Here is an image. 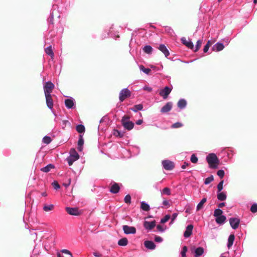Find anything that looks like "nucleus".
I'll return each instance as SVG.
<instances>
[{
	"label": "nucleus",
	"mask_w": 257,
	"mask_h": 257,
	"mask_svg": "<svg viewBox=\"0 0 257 257\" xmlns=\"http://www.w3.org/2000/svg\"><path fill=\"white\" fill-rule=\"evenodd\" d=\"M189 165V164L187 163L186 162H184L182 165L181 166V168L183 169H185Z\"/></svg>",
	"instance_id": "obj_61"
},
{
	"label": "nucleus",
	"mask_w": 257,
	"mask_h": 257,
	"mask_svg": "<svg viewBox=\"0 0 257 257\" xmlns=\"http://www.w3.org/2000/svg\"><path fill=\"white\" fill-rule=\"evenodd\" d=\"M187 106V101L184 98H181L177 102V106L180 109H183Z\"/></svg>",
	"instance_id": "obj_22"
},
{
	"label": "nucleus",
	"mask_w": 257,
	"mask_h": 257,
	"mask_svg": "<svg viewBox=\"0 0 257 257\" xmlns=\"http://www.w3.org/2000/svg\"><path fill=\"white\" fill-rule=\"evenodd\" d=\"M54 209V205L52 204H45L44 205L43 209L45 212L52 211Z\"/></svg>",
	"instance_id": "obj_30"
},
{
	"label": "nucleus",
	"mask_w": 257,
	"mask_h": 257,
	"mask_svg": "<svg viewBox=\"0 0 257 257\" xmlns=\"http://www.w3.org/2000/svg\"><path fill=\"white\" fill-rule=\"evenodd\" d=\"M177 216V213H173L171 216V222H174V221L176 219Z\"/></svg>",
	"instance_id": "obj_57"
},
{
	"label": "nucleus",
	"mask_w": 257,
	"mask_h": 257,
	"mask_svg": "<svg viewBox=\"0 0 257 257\" xmlns=\"http://www.w3.org/2000/svg\"><path fill=\"white\" fill-rule=\"evenodd\" d=\"M224 48V46L223 43L217 42L212 47L211 49L213 51L219 52L222 50Z\"/></svg>",
	"instance_id": "obj_16"
},
{
	"label": "nucleus",
	"mask_w": 257,
	"mask_h": 257,
	"mask_svg": "<svg viewBox=\"0 0 257 257\" xmlns=\"http://www.w3.org/2000/svg\"><path fill=\"white\" fill-rule=\"evenodd\" d=\"M141 208L144 211H148L150 210V207L149 204L143 201L141 202Z\"/></svg>",
	"instance_id": "obj_26"
},
{
	"label": "nucleus",
	"mask_w": 257,
	"mask_h": 257,
	"mask_svg": "<svg viewBox=\"0 0 257 257\" xmlns=\"http://www.w3.org/2000/svg\"><path fill=\"white\" fill-rule=\"evenodd\" d=\"M143 51L147 54H151L153 51V48L150 45H146L143 48Z\"/></svg>",
	"instance_id": "obj_32"
},
{
	"label": "nucleus",
	"mask_w": 257,
	"mask_h": 257,
	"mask_svg": "<svg viewBox=\"0 0 257 257\" xmlns=\"http://www.w3.org/2000/svg\"><path fill=\"white\" fill-rule=\"evenodd\" d=\"M68 123H69V122L68 121V120H62V127L64 128Z\"/></svg>",
	"instance_id": "obj_59"
},
{
	"label": "nucleus",
	"mask_w": 257,
	"mask_h": 257,
	"mask_svg": "<svg viewBox=\"0 0 257 257\" xmlns=\"http://www.w3.org/2000/svg\"><path fill=\"white\" fill-rule=\"evenodd\" d=\"M57 8V6L56 5L53 6V9L50 11V17L47 20L48 23L49 25L53 24V20H54V11Z\"/></svg>",
	"instance_id": "obj_21"
},
{
	"label": "nucleus",
	"mask_w": 257,
	"mask_h": 257,
	"mask_svg": "<svg viewBox=\"0 0 257 257\" xmlns=\"http://www.w3.org/2000/svg\"><path fill=\"white\" fill-rule=\"evenodd\" d=\"M193 249L195 257H199L201 256L203 254L204 251V248L200 246L197 247L196 248L194 247Z\"/></svg>",
	"instance_id": "obj_19"
},
{
	"label": "nucleus",
	"mask_w": 257,
	"mask_h": 257,
	"mask_svg": "<svg viewBox=\"0 0 257 257\" xmlns=\"http://www.w3.org/2000/svg\"><path fill=\"white\" fill-rule=\"evenodd\" d=\"M234 234H230L228 238L227 241V246L228 248H229L233 244L234 240Z\"/></svg>",
	"instance_id": "obj_28"
},
{
	"label": "nucleus",
	"mask_w": 257,
	"mask_h": 257,
	"mask_svg": "<svg viewBox=\"0 0 257 257\" xmlns=\"http://www.w3.org/2000/svg\"><path fill=\"white\" fill-rule=\"evenodd\" d=\"M214 180V177L213 175H210V176L206 178L204 182L205 185H208L210 183Z\"/></svg>",
	"instance_id": "obj_38"
},
{
	"label": "nucleus",
	"mask_w": 257,
	"mask_h": 257,
	"mask_svg": "<svg viewBox=\"0 0 257 257\" xmlns=\"http://www.w3.org/2000/svg\"><path fill=\"white\" fill-rule=\"evenodd\" d=\"M172 89V87L165 86L163 89L160 90L159 94L160 96L163 97L164 99H166L167 98L169 94L171 93Z\"/></svg>",
	"instance_id": "obj_11"
},
{
	"label": "nucleus",
	"mask_w": 257,
	"mask_h": 257,
	"mask_svg": "<svg viewBox=\"0 0 257 257\" xmlns=\"http://www.w3.org/2000/svg\"><path fill=\"white\" fill-rule=\"evenodd\" d=\"M76 131L80 134H83L85 132V126L83 124H78L76 126Z\"/></svg>",
	"instance_id": "obj_34"
},
{
	"label": "nucleus",
	"mask_w": 257,
	"mask_h": 257,
	"mask_svg": "<svg viewBox=\"0 0 257 257\" xmlns=\"http://www.w3.org/2000/svg\"><path fill=\"white\" fill-rule=\"evenodd\" d=\"M119 246H125L128 243L127 239L126 237H123L120 239L117 242Z\"/></svg>",
	"instance_id": "obj_31"
},
{
	"label": "nucleus",
	"mask_w": 257,
	"mask_h": 257,
	"mask_svg": "<svg viewBox=\"0 0 257 257\" xmlns=\"http://www.w3.org/2000/svg\"><path fill=\"white\" fill-rule=\"evenodd\" d=\"M84 144V140L83 139V137L82 135H80L78 141L77 145L78 146H82Z\"/></svg>",
	"instance_id": "obj_50"
},
{
	"label": "nucleus",
	"mask_w": 257,
	"mask_h": 257,
	"mask_svg": "<svg viewBox=\"0 0 257 257\" xmlns=\"http://www.w3.org/2000/svg\"><path fill=\"white\" fill-rule=\"evenodd\" d=\"M122 229L124 233L126 234H135L136 232V229L134 226H130L127 225H124L122 226Z\"/></svg>",
	"instance_id": "obj_12"
},
{
	"label": "nucleus",
	"mask_w": 257,
	"mask_h": 257,
	"mask_svg": "<svg viewBox=\"0 0 257 257\" xmlns=\"http://www.w3.org/2000/svg\"><path fill=\"white\" fill-rule=\"evenodd\" d=\"M209 48V45H205L203 48V52L204 53H206L208 52Z\"/></svg>",
	"instance_id": "obj_60"
},
{
	"label": "nucleus",
	"mask_w": 257,
	"mask_h": 257,
	"mask_svg": "<svg viewBox=\"0 0 257 257\" xmlns=\"http://www.w3.org/2000/svg\"><path fill=\"white\" fill-rule=\"evenodd\" d=\"M55 166L52 164H49L44 167L41 169L42 172L47 173L49 172L52 169L54 168Z\"/></svg>",
	"instance_id": "obj_27"
},
{
	"label": "nucleus",
	"mask_w": 257,
	"mask_h": 257,
	"mask_svg": "<svg viewBox=\"0 0 257 257\" xmlns=\"http://www.w3.org/2000/svg\"><path fill=\"white\" fill-rule=\"evenodd\" d=\"M161 194L170 195L171 194L170 189L168 187H165L161 191Z\"/></svg>",
	"instance_id": "obj_40"
},
{
	"label": "nucleus",
	"mask_w": 257,
	"mask_h": 257,
	"mask_svg": "<svg viewBox=\"0 0 257 257\" xmlns=\"http://www.w3.org/2000/svg\"><path fill=\"white\" fill-rule=\"evenodd\" d=\"M145 246L151 250H153L156 248V244L153 241L151 240H146L144 242Z\"/></svg>",
	"instance_id": "obj_20"
},
{
	"label": "nucleus",
	"mask_w": 257,
	"mask_h": 257,
	"mask_svg": "<svg viewBox=\"0 0 257 257\" xmlns=\"http://www.w3.org/2000/svg\"><path fill=\"white\" fill-rule=\"evenodd\" d=\"M229 222L231 228L236 229L239 226L240 219L236 217H231L229 219Z\"/></svg>",
	"instance_id": "obj_10"
},
{
	"label": "nucleus",
	"mask_w": 257,
	"mask_h": 257,
	"mask_svg": "<svg viewBox=\"0 0 257 257\" xmlns=\"http://www.w3.org/2000/svg\"><path fill=\"white\" fill-rule=\"evenodd\" d=\"M165 31L170 35H171L174 32L173 30L170 27H166Z\"/></svg>",
	"instance_id": "obj_53"
},
{
	"label": "nucleus",
	"mask_w": 257,
	"mask_h": 257,
	"mask_svg": "<svg viewBox=\"0 0 257 257\" xmlns=\"http://www.w3.org/2000/svg\"><path fill=\"white\" fill-rule=\"evenodd\" d=\"M181 43L186 46L187 48L190 49H193L194 48V45L192 42L191 40H187L185 37H182L181 38Z\"/></svg>",
	"instance_id": "obj_13"
},
{
	"label": "nucleus",
	"mask_w": 257,
	"mask_h": 257,
	"mask_svg": "<svg viewBox=\"0 0 257 257\" xmlns=\"http://www.w3.org/2000/svg\"><path fill=\"white\" fill-rule=\"evenodd\" d=\"M193 229V225L192 224H189L187 226L185 231L184 232V236L185 238L189 237L192 233V230Z\"/></svg>",
	"instance_id": "obj_15"
},
{
	"label": "nucleus",
	"mask_w": 257,
	"mask_h": 257,
	"mask_svg": "<svg viewBox=\"0 0 257 257\" xmlns=\"http://www.w3.org/2000/svg\"><path fill=\"white\" fill-rule=\"evenodd\" d=\"M224 183L223 180H221L217 185V192H221L223 189V184Z\"/></svg>",
	"instance_id": "obj_44"
},
{
	"label": "nucleus",
	"mask_w": 257,
	"mask_h": 257,
	"mask_svg": "<svg viewBox=\"0 0 257 257\" xmlns=\"http://www.w3.org/2000/svg\"><path fill=\"white\" fill-rule=\"evenodd\" d=\"M52 140L49 136H46L43 138V142L46 144H49L51 143Z\"/></svg>",
	"instance_id": "obj_42"
},
{
	"label": "nucleus",
	"mask_w": 257,
	"mask_h": 257,
	"mask_svg": "<svg viewBox=\"0 0 257 257\" xmlns=\"http://www.w3.org/2000/svg\"><path fill=\"white\" fill-rule=\"evenodd\" d=\"M206 200H207L206 198H203L201 200L196 207V210L197 211L199 210L202 208L203 204L206 202Z\"/></svg>",
	"instance_id": "obj_33"
},
{
	"label": "nucleus",
	"mask_w": 257,
	"mask_h": 257,
	"mask_svg": "<svg viewBox=\"0 0 257 257\" xmlns=\"http://www.w3.org/2000/svg\"><path fill=\"white\" fill-rule=\"evenodd\" d=\"M61 252H62L63 253L67 254L70 256L72 255V253H71V252L68 249H63L61 250Z\"/></svg>",
	"instance_id": "obj_51"
},
{
	"label": "nucleus",
	"mask_w": 257,
	"mask_h": 257,
	"mask_svg": "<svg viewBox=\"0 0 257 257\" xmlns=\"http://www.w3.org/2000/svg\"><path fill=\"white\" fill-rule=\"evenodd\" d=\"M162 204L164 206H168V205H169V202L168 200H164L163 202H162Z\"/></svg>",
	"instance_id": "obj_62"
},
{
	"label": "nucleus",
	"mask_w": 257,
	"mask_h": 257,
	"mask_svg": "<svg viewBox=\"0 0 257 257\" xmlns=\"http://www.w3.org/2000/svg\"><path fill=\"white\" fill-rule=\"evenodd\" d=\"M225 174L224 171L222 169H220L217 171V175L220 178H222Z\"/></svg>",
	"instance_id": "obj_48"
},
{
	"label": "nucleus",
	"mask_w": 257,
	"mask_h": 257,
	"mask_svg": "<svg viewBox=\"0 0 257 257\" xmlns=\"http://www.w3.org/2000/svg\"><path fill=\"white\" fill-rule=\"evenodd\" d=\"M163 168L168 171L172 170L174 168V163L169 160H164L162 161Z\"/></svg>",
	"instance_id": "obj_5"
},
{
	"label": "nucleus",
	"mask_w": 257,
	"mask_h": 257,
	"mask_svg": "<svg viewBox=\"0 0 257 257\" xmlns=\"http://www.w3.org/2000/svg\"><path fill=\"white\" fill-rule=\"evenodd\" d=\"M170 215L169 214H166L165 215V216L161 219L160 222L161 223H165L166 222H167L169 219L170 218Z\"/></svg>",
	"instance_id": "obj_43"
},
{
	"label": "nucleus",
	"mask_w": 257,
	"mask_h": 257,
	"mask_svg": "<svg viewBox=\"0 0 257 257\" xmlns=\"http://www.w3.org/2000/svg\"><path fill=\"white\" fill-rule=\"evenodd\" d=\"M156 226V221H145L144 222V226L146 229L152 230Z\"/></svg>",
	"instance_id": "obj_14"
},
{
	"label": "nucleus",
	"mask_w": 257,
	"mask_h": 257,
	"mask_svg": "<svg viewBox=\"0 0 257 257\" xmlns=\"http://www.w3.org/2000/svg\"><path fill=\"white\" fill-rule=\"evenodd\" d=\"M143 119H139L136 121V123L137 125H141L143 123Z\"/></svg>",
	"instance_id": "obj_64"
},
{
	"label": "nucleus",
	"mask_w": 257,
	"mask_h": 257,
	"mask_svg": "<svg viewBox=\"0 0 257 257\" xmlns=\"http://www.w3.org/2000/svg\"><path fill=\"white\" fill-rule=\"evenodd\" d=\"M129 119V116L124 115L121 120V124L125 130L128 131L132 130L134 127V123Z\"/></svg>",
	"instance_id": "obj_3"
},
{
	"label": "nucleus",
	"mask_w": 257,
	"mask_h": 257,
	"mask_svg": "<svg viewBox=\"0 0 257 257\" xmlns=\"http://www.w3.org/2000/svg\"><path fill=\"white\" fill-rule=\"evenodd\" d=\"M187 251V247L186 246H183L181 251V255L182 257H186V253Z\"/></svg>",
	"instance_id": "obj_46"
},
{
	"label": "nucleus",
	"mask_w": 257,
	"mask_h": 257,
	"mask_svg": "<svg viewBox=\"0 0 257 257\" xmlns=\"http://www.w3.org/2000/svg\"><path fill=\"white\" fill-rule=\"evenodd\" d=\"M143 89L148 92H151L152 91V88L148 86L145 85L143 87Z\"/></svg>",
	"instance_id": "obj_54"
},
{
	"label": "nucleus",
	"mask_w": 257,
	"mask_h": 257,
	"mask_svg": "<svg viewBox=\"0 0 257 257\" xmlns=\"http://www.w3.org/2000/svg\"><path fill=\"white\" fill-rule=\"evenodd\" d=\"M119 189L120 187L118 185V184L114 183L112 185L110 189V192L113 194H116L119 192Z\"/></svg>",
	"instance_id": "obj_23"
},
{
	"label": "nucleus",
	"mask_w": 257,
	"mask_h": 257,
	"mask_svg": "<svg viewBox=\"0 0 257 257\" xmlns=\"http://www.w3.org/2000/svg\"><path fill=\"white\" fill-rule=\"evenodd\" d=\"M54 84L51 81H48L44 86V93L46 94H51Z\"/></svg>",
	"instance_id": "obj_7"
},
{
	"label": "nucleus",
	"mask_w": 257,
	"mask_h": 257,
	"mask_svg": "<svg viewBox=\"0 0 257 257\" xmlns=\"http://www.w3.org/2000/svg\"><path fill=\"white\" fill-rule=\"evenodd\" d=\"M154 240L157 242H161L163 241V238L157 235L155 236Z\"/></svg>",
	"instance_id": "obj_52"
},
{
	"label": "nucleus",
	"mask_w": 257,
	"mask_h": 257,
	"mask_svg": "<svg viewBox=\"0 0 257 257\" xmlns=\"http://www.w3.org/2000/svg\"><path fill=\"white\" fill-rule=\"evenodd\" d=\"M172 108V103L171 102H167L164 106L161 109L162 113H166L170 111Z\"/></svg>",
	"instance_id": "obj_18"
},
{
	"label": "nucleus",
	"mask_w": 257,
	"mask_h": 257,
	"mask_svg": "<svg viewBox=\"0 0 257 257\" xmlns=\"http://www.w3.org/2000/svg\"><path fill=\"white\" fill-rule=\"evenodd\" d=\"M223 211L220 208L215 209L214 211L213 216L217 217L222 215Z\"/></svg>",
	"instance_id": "obj_37"
},
{
	"label": "nucleus",
	"mask_w": 257,
	"mask_h": 257,
	"mask_svg": "<svg viewBox=\"0 0 257 257\" xmlns=\"http://www.w3.org/2000/svg\"><path fill=\"white\" fill-rule=\"evenodd\" d=\"M66 210L71 215L78 216L81 213V212L77 207H67Z\"/></svg>",
	"instance_id": "obj_9"
},
{
	"label": "nucleus",
	"mask_w": 257,
	"mask_h": 257,
	"mask_svg": "<svg viewBox=\"0 0 257 257\" xmlns=\"http://www.w3.org/2000/svg\"><path fill=\"white\" fill-rule=\"evenodd\" d=\"M158 49L161 51L166 57H168L170 55V52L164 44H160L158 47Z\"/></svg>",
	"instance_id": "obj_17"
},
{
	"label": "nucleus",
	"mask_w": 257,
	"mask_h": 257,
	"mask_svg": "<svg viewBox=\"0 0 257 257\" xmlns=\"http://www.w3.org/2000/svg\"><path fill=\"white\" fill-rule=\"evenodd\" d=\"M198 158L195 154H192L190 157V161L192 163L195 164L198 162Z\"/></svg>",
	"instance_id": "obj_45"
},
{
	"label": "nucleus",
	"mask_w": 257,
	"mask_h": 257,
	"mask_svg": "<svg viewBox=\"0 0 257 257\" xmlns=\"http://www.w3.org/2000/svg\"><path fill=\"white\" fill-rule=\"evenodd\" d=\"M45 52L47 55L50 56L51 57L54 56V54L53 52L51 46H49L45 49Z\"/></svg>",
	"instance_id": "obj_36"
},
{
	"label": "nucleus",
	"mask_w": 257,
	"mask_h": 257,
	"mask_svg": "<svg viewBox=\"0 0 257 257\" xmlns=\"http://www.w3.org/2000/svg\"><path fill=\"white\" fill-rule=\"evenodd\" d=\"M46 101L47 107L52 111L53 114L56 116V114L53 112V100L51 94H46Z\"/></svg>",
	"instance_id": "obj_8"
},
{
	"label": "nucleus",
	"mask_w": 257,
	"mask_h": 257,
	"mask_svg": "<svg viewBox=\"0 0 257 257\" xmlns=\"http://www.w3.org/2000/svg\"><path fill=\"white\" fill-rule=\"evenodd\" d=\"M65 105L68 109H73L75 108V100L72 97H68L65 100Z\"/></svg>",
	"instance_id": "obj_6"
},
{
	"label": "nucleus",
	"mask_w": 257,
	"mask_h": 257,
	"mask_svg": "<svg viewBox=\"0 0 257 257\" xmlns=\"http://www.w3.org/2000/svg\"><path fill=\"white\" fill-rule=\"evenodd\" d=\"M183 126V124L180 122H177L176 123H173L171 127L172 128H179V127H181Z\"/></svg>",
	"instance_id": "obj_47"
},
{
	"label": "nucleus",
	"mask_w": 257,
	"mask_h": 257,
	"mask_svg": "<svg viewBox=\"0 0 257 257\" xmlns=\"http://www.w3.org/2000/svg\"><path fill=\"white\" fill-rule=\"evenodd\" d=\"M227 155L228 158H231L233 155V152L231 150H228Z\"/></svg>",
	"instance_id": "obj_58"
},
{
	"label": "nucleus",
	"mask_w": 257,
	"mask_h": 257,
	"mask_svg": "<svg viewBox=\"0 0 257 257\" xmlns=\"http://www.w3.org/2000/svg\"><path fill=\"white\" fill-rule=\"evenodd\" d=\"M250 210L253 213L257 212V203H253L250 207Z\"/></svg>",
	"instance_id": "obj_41"
},
{
	"label": "nucleus",
	"mask_w": 257,
	"mask_h": 257,
	"mask_svg": "<svg viewBox=\"0 0 257 257\" xmlns=\"http://www.w3.org/2000/svg\"><path fill=\"white\" fill-rule=\"evenodd\" d=\"M201 44H202V41L200 40H198L196 42L195 49L193 50L194 52H197L199 50V49H200Z\"/></svg>",
	"instance_id": "obj_39"
},
{
	"label": "nucleus",
	"mask_w": 257,
	"mask_h": 257,
	"mask_svg": "<svg viewBox=\"0 0 257 257\" xmlns=\"http://www.w3.org/2000/svg\"><path fill=\"white\" fill-rule=\"evenodd\" d=\"M226 219L225 216L222 215L215 218V221L218 224H223Z\"/></svg>",
	"instance_id": "obj_25"
},
{
	"label": "nucleus",
	"mask_w": 257,
	"mask_h": 257,
	"mask_svg": "<svg viewBox=\"0 0 257 257\" xmlns=\"http://www.w3.org/2000/svg\"><path fill=\"white\" fill-rule=\"evenodd\" d=\"M217 198L219 201H224L226 199L227 195L225 192H217Z\"/></svg>",
	"instance_id": "obj_24"
},
{
	"label": "nucleus",
	"mask_w": 257,
	"mask_h": 257,
	"mask_svg": "<svg viewBox=\"0 0 257 257\" xmlns=\"http://www.w3.org/2000/svg\"><path fill=\"white\" fill-rule=\"evenodd\" d=\"M53 187L55 189L57 190L60 188V185L58 183V182L55 181L53 183Z\"/></svg>",
	"instance_id": "obj_55"
},
{
	"label": "nucleus",
	"mask_w": 257,
	"mask_h": 257,
	"mask_svg": "<svg viewBox=\"0 0 257 257\" xmlns=\"http://www.w3.org/2000/svg\"><path fill=\"white\" fill-rule=\"evenodd\" d=\"M140 70L146 74H149L151 72V69L150 68H146L143 65H141L139 66Z\"/></svg>",
	"instance_id": "obj_35"
},
{
	"label": "nucleus",
	"mask_w": 257,
	"mask_h": 257,
	"mask_svg": "<svg viewBox=\"0 0 257 257\" xmlns=\"http://www.w3.org/2000/svg\"><path fill=\"white\" fill-rule=\"evenodd\" d=\"M157 228L158 230V231L163 232L165 231V229L160 225H157Z\"/></svg>",
	"instance_id": "obj_56"
},
{
	"label": "nucleus",
	"mask_w": 257,
	"mask_h": 257,
	"mask_svg": "<svg viewBox=\"0 0 257 257\" xmlns=\"http://www.w3.org/2000/svg\"><path fill=\"white\" fill-rule=\"evenodd\" d=\"M206 160L210 168L215 169L217 167L219 160L214 153L209 154L206 157Z\"/></svg>",
	"instance_id": "obj_1"
},
{
	"label": "nucleus",
	"mask_w": 257,
	"mask_h": 257,
	"mask_svg": "<svg viewBox=\"0 0 257 257\" xmlns=\"http://www.w3.org/2000/svg\"><path fill=\"white\" fill-rule=\"evenodd\" d=\"M131 95V92L127 88L122 89L119 94V100L120 102H123L126 98L130 97Z\"/></svg>",
	"instance_id": "obj_4"
},
{
	"label": "nucleus",
	"mask_w": 257,
	"mask_h": 257,
	"mask_svg": "<svg viewBox=\"0 0 257 257\" xmlns=\"http://www.w3.org/2000/svg\"><path fill=\"white\" fill-rule=\"evenodd\" d=\"M116 132V134L115 133V135L117 136H119L120 137H122L123 136V135L121 134V133L120 131H118L117 130L115 131Z\"/></svg>",
	"instance_id": "obj_63"
},
{
	"label": "nucleus",
	"mask_w": 257,
	"mask_h": 257,
	"mask_svg": "<svg viewBox=\"0 0 257 257\" xmlns=\"http://www.w3.org/2000/svg\"><path fill=\"white\" fill-rule=\"evenodd\" d=\"M143 109V105L142 104H136L133 107L131 108V110L135 112H137L139 110H142Z\"/></svg>",
	"instance_id": "obj_29"
},
{
	"label": "nucleus",
	"mask_w": 257,
	"mask_h": 257,
	"mask_svg": "<svg viewBox=\"0 0 257 257\" xmlns=\"http://www.w3.org/2000/svg\"><path fill=\"white\" fill-rule=\"evenodd\" d=\"M69 154L70 155L67 158L66 160L68 162V165L71 166L75 161L79 159V155L74 148L70 149Z\"/></svg>",
	"instance_id": "obj_2"
},
{
	"label": "nucleus",
	"mask_w": 257,
	"mask_h": 257,
	"mask_svg": "<svg viewBox=\"0 0 257 257\" xmlns=\"http://www.w3.org/2000/svg\"><path fill=\"white\" fill-rule=\"evenodd\" d=\"M124 201L125 203H126L127 204L131 203V196H130V195H129V194L126 195L124 198Z\"/></svg>",
	"instance_id": "obj_49"
}]
</instances>
